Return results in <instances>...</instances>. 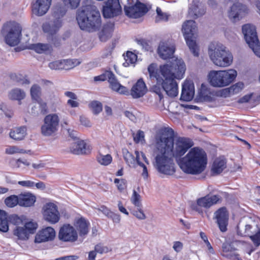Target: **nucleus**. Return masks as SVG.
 Segmentation results:
<instances>
[{
    "label": "nucleus",
    "instance_id": "a211bd4d",
    "mask_svg": "<svg viewBox=\"0 0 260 260\" xmlns=\"http://www.w3.org/2000/svg\"><path fill=\"white\" fill-rule=\"evenodd\" d=\"M55 231L52 227L48 226L43 228L36 234L35 242L40 243L52 241L55 238Z\"/></svg>",
    "mask_w": 260,
    "mask_h": 260
},
{
    "label": "nucleus",
    "instance_id": "423d86ee",
    "mask_svg": "<svg viewBox=\"0 0 260 260\" xmlns=\"http://www.w3.org/2000/svg\"><path fill=\"white\" fill-rule=\"evenodd\" d=\"M237 71L235 70L226 71H211L208 74V80L213 87H222L230 84L237 76Z\"/></svg>",
    "mask_w": 260,
    "mask_h": 260
},
{
    "label": "nucleus",
    "instance_id": "09e8293b",
    "mask_svg": "<svg viewBox=\"0 0 260 260\" xmlns=\"http://www.w3.org/2000/svg\"><path fill=\"white\" fill-rule=\"evenodd\" d=\"M243 84L242 83H238L232 86H231L229 89H224L223 91H225L226 92L229 93H238L243 88Z\"/></svg>",
    "mask_w": 260,
    "mask_h": 260
},
{
    "label": "nucleus",
    "instance_id": "cd10ccee",
    "mask_svg": "<svg viewBox=\"0 0 260 260\" xmlns=\"http://www.w3.org/2000/svg\"><path fill=\"white\" fill-rule=\"evenodd\" d=\"M62 24V19H54L53 21L43 24L42 28L45 32L49 35V36L55 35L61 27Z\"/></svg>",
    "mask_w": 260,
    "mask_h": 260
},
{
    "label": "nucleus",
    "instance_id": "e2e57ef3",
    "mask_svg": "<svg viewBox=\"0 0 260 260\" xmlns=\"http://www.w3.org/2000/svg\"><path fill=\"white\" fill-rule=\"evenodd\" d=\"M18 184L22 186L32 187L35 186V182L30 180L20 181Z\"/></svg>",
    "mask_w": 260,
    "mask_h": 260
},
{
    "label": "nucleus",
    "instance_id": "1a4fd4ad",
    "mask_svg": "<svg viewBox=\"0 0 260 260\" xmlns=\"http://www.w3.org/2000/svg\"><path fill=\"white\" fill-rule=\"evenodd\" d=\"M22 28L19 24L10 22L4 25L3 34L6 43L11 46L17 45L21 40Z\"/></svg>",
    "mask_w": 260,
    "mask_h": 260
},
{
    "label": "nucleus",
    "instance_id": "2f4dec72",
    "mask_svg": "<svg viewBox=\"0 0 260 260\" xmlns=\"http://www.w3.org/2000/svg\"><path fill=\"white\" fill-rule=\"evenodd\" d=\"M19 205L23 207L32 206L36 202V197L30 193H21L18 196Z\"/></svg>",
    "mask_w": 260,
    "mask_h": 260
},
{
    "label": "nucleus",
    "instance_id": "bb28decb",
    "mask_svg": "<svg viewBox=\"0 0 260 260\" xmlns=\"http://www.w3.org/2000/svg\"><path fill=\"white\" fill-rule=\"evenodd\" d=\"M175 50L173 45H169L166 43H160L158 48V54L160 58L163 59H167L173 56Z\"/></svg>",
    "mask_w": 260,
    "mask_h": 260
},
{
    "label": "nucleus",
    "instance_id": "0e129e2a",
    "mask_svg": "<svg viewBox=\"0 0 260 260\" xmlns=\"http://www.w3.org/2000/svg\"><path fill=\"white\" fill-rule=\"evenodd\" d=\"M173 248L177 252H179L181 251L183 248V244L180 241H176L174 242Z\"/></svg>",
    "mask_w": 260,
    "mask_h": 260
},
{
    "label": "nucleus",
    "instance_id": "2eb2a0df",
    "mask_svg": "<svg viewBox=\"0 0 260 260\" xmlns=\"http://www.w3.org/2000/svg\"><path fill=\"white\" fill-rule=\"evenodd\" d=\"M43 210L45 220L51 224H55L58 222L60 219V213L55 204L52 203H46L44 205Z\"/></svg>",
    "mask_w": 260,
    "mask_h": 260
},
{
    "label": "nucleus",
    "instance_id": "3c124183",
    "mask_svg": "<svg viewBox=\"0 0 260 260\" xmlns=\"http://www.w3.org/2000/svg\"><path fill=\"white\" fill-rule=\"evenodd\" d=\"M200 236H201V238L203 239V240L204 241V242L205 243L209 252L210 253L213 254L214 253V249H213L212 246H211V244L209 242V241L208 240V238H207V236L206 235V234L203 232H201Z\"/></svg>",
    "mask_w": 260,
    "mask_h": 260
},
{
    "label": "nucleus",
    "instance_id": "de8ad7c7",
    "mask_svg": "<svg viewBox=\"0 0 260 260\" xmlns=\"http://www.w3.org/2000/svg\"><path fill=\"white\" fill-rule=\"evenodd\" d=\"M141 196L135 190H133V193L131 198L132 203L137 207H142V204L140 202Z\"/></svg>",
    "mask_w": 260,
    "mask_h": 260
},
{
    "label": "nucleus",
    "instance_id": "412c9836",
    "mask_svg": "<svg viewBox=\"0 0 260 260\" xmlns=\"http://www.w3.org/2000/svg\"><path fill=\"white\" fill-rule=\"evenodd\" d=\"M107 75L110 87L113 90L125 95L129 94L128 89L119 83L115 75L111 71H107Z\"/></svg>",
    "mask_w": 260,
    "mask_h": 260
},
{
    "label": "nucleus",
    "instance_id": "5701e85b",
    "mask_svg": "<svg viewBox=\"0 0 260 260\" xmlns=\"http://www.w3.org/2000/svg\"><path fill=\"white\" fill-rule=\"evenodd\" d=\"M147 91V88L142 78L139 79L133 86L131 90V95L134 99L143 96Z\"/></svg>",
    "mask_w": 260,
    "mask_h": 260
},
{
    "label": "nucleus",
    "instance_id": "603ef678",
    "mask_svg": "<svg viewBox=\"0 0 260 260\" xmlns=\"http://www.w3.org/2000/svg\"><path fill=\"white\" fill-rule=\"evenodd\" d=\"M13 78L15 81L21 84H29L30 83L27 79L20 74L15 75Z\"/></svg>",
    "mask_w": 260,
    "mask_h": 260
},
{
    "label": "nucleus",
    "instance_id": "f03ea898",
    "mask_svg": "<svg viewBox=\"0 0 260 260\" xmlns=\"http://www.w3.org/2000/svg\"><path fill=\"white\" fill-rule=\"evenodd\" d=\"M156 142L158 149L162 148L177 160L193 145L190 139L184 137H179L174 142V132L169 127L160 129L156 136Z\"/></svg>",
    "mask_w": 260,
    "mask_h": 260
},
{
    "label": "nucleus",
    "instance_id": "4c0bfd02",
    "mask_svg": "<svg viewBox=\"0 0 260 260\" xmlns=\"http://www.w3.org/2000/svg\"><path fill=\"white\" fill-rule=\"evenodd\" d=\"M205 12V10L204 8L199 9L198 6L193 4L189 8L188 13L193 18H197L204 15Z\"/></svg>",
    "mask_w": 260,
    "mask_h": 260
},
{
    "label": "nucleus",
    "instance_id": "dca6fc26",
    "mask_svg": "<svg viewBox=\"0 0 260 260\" xmlns=\"http://www.w3.org/2000/svg\"><path fill=\"white\" fill-rule=\"evenodd\" d=\"M119 0H108L103 7V14L105 18H110L117 16L121 13Z\"/></svg>",
    "mask_w": 260,
    "mask_h": 260
},
{
    "label": "nucleus",
    "instance_id": "052dcab7",
    "mask_svg": "<svg viewBox=\"0 0 260 260\" xmlns=\"http://www.w3.org/2000/svg\"><path fill=\"white\" fill-rule=\"evenodd\" d=\"M48 40L49 42L53 44L56 47L59 46L60 44V39L56 35L49 36L48 38Z\"/></svg>",
    "mask_w": 260,
    "mask_h": 260
},
{
    "label": "nucleus",
    "instance_id": "20e7f679",
    "mask_svg": "<svg viewBox=\"0 0 260 260\" xmlns=\"http://www.w3.org/2000/svg\"><path fill=\"white\" fill-rule=\"evenodd\" d=\"M76 20L80 28L88 32L96 31L102 24L101 14L93 5H86L78 9Z\"/></svg>",
    "mask_w": 260,
    "mask_h": 260
},
{
    "label": "nucleus",
    "instance_id": "c9c22d12",
    "mask_svg": "<svg viewBox=\"0 0 260 260\" xmlns=\"http://www.w3.org/2000/svg\"><path fill=\"white\" fill-rule=\"evenodd\" d=\"M25 96V92L19 88L12 90L9 94V98L14 100L20 101L23 99Z\"/></svg>",
    "mask_w": 260,
    "mask_h": 260
},
{
    "label": "nucleus",
    "instance_id": "e433bc0d",
    "mask_svg": "<svg viewBox=\"0 0 260 260\" xmlns=\"http://www.w3.org/2000/svg\"><path fill=\"white\" fill-rule=\"evenodd\" d=\"M123 157L126 164L130 167L135 168L136 167V157L135 156L127 150L123 151Z\"/></svg>",
    "mask_w": 260,
    "mask_h": 260
},
{
    "label": "nucleus",
    "instance_id": "37998d69",
    "mask_svg": "<svg viewBox=\"0 0 260 260\" xmlns=\"http://www.w3.org/2000/svg\"><path fill=\"white\" fill-rule=\"evenodd\" d=\"M30 150H26L19 148L17 146H9L5 149V153L7 154H13L15 153H27Z\"/></svg>",
    "mask_w": 260,
    "mask_h": 260
},
{
    "label": "nucleus",
    "instance_id": "338daca9",
    "mask_svg": "<svg viewBox=\"0 0 260 260\" xmlns=\"http://www.w3.org/2000/svg\"><path fill=\"white\" fill-rule=\"evenodd\" d=\"M80 121L83 125L85 126H90V121L84 116L81 115L80 116Z\"/></svg>",
    "mask_w": 260,
    "mask_h": 260
},
{
    "label": "nucleus",
    "instance_id": "f8f14e48",
    "mask_svg": "<svg viewBox=\"0 0 260 260\" xmlns=\"http://www.w3.org/2000/svg\"><path fill=\"white\" fill-rule=\"evenodd\" d=\"M59 122V117L56 114L46 116L41 128L42 135L45 137L53 135L58 130Z\"/></svg>",
    "mask_w": 260,
    "mask_h": 260
},
{
    "label": "nucleus",
    "instance_id": "f704fd0d",
    "mask_svg": "<svg viewBox=\"0 0 260 260\" xmlns=\"http://www.w3.org/2000/svg\"><path fill=\"white\" fill-rule=\"evenodd\" d=\"M252 229V226L250 224L243 225L239 223L237 226V234L241 237H249L251 234H253V232L251 231Z\"/></svg>",
    "mask_w": 260,
    "mask_h": 260
},
{
    "label": "nucleus",
    "instance_id": "0eeeda50",
    "mask_svg": "<svg viewBox=\"0 0 260 260\" xmlns=\"http://www.w3.org/2000/svg\"><path fill=\"white\" fill-rule=\"evenodd\" d=\"M160 153L157 154L155 159V166L157 171L165 175H172L175 171V165L173 157L162 148H160Z\"/></svg>",
    "mask_w": 260,
    "mask_h": 260
},
{
    "label": "nucleus",
    "instance_id": "f3484780",
    "mask_svg": "<svg viewBox=\"0 0 260 260\" xmlns=\"http://www.w3.org/2000/svg\"><path fill=\"white\" fill-rule=\"evenodd\" d=\"M58 239L63 242H73L77 240L78 234L73 226L64 224L60 228Z\"/></svg>",
    "mask_w": 260,
    "mask_h": 260
},
{
    "label": "nucleus",
    "instance_id": "864d4df0",
    "mask_svg": "<svg viewBox=\"0 0 260 260\" xmlns=\"http://www.w3.org/2000/svg\"><path fill=\"white\" fill-rule=\"evenodd\" d=\"M249 237L256 246L260 245V229H258L255 234H251Z\"/></svg>",
    "mask_w": 260,
    "mask_h": 260
},
{
    "label": "nucleus",
    "instance_id": "49530a36",
    "mask_svg": "<svg viewBox=\"0 0 260 260\" xmlns=\"http://www.w3.org/2000/svg\"><path fill=\"white\" fill-rule=\"evenodd\" d=\"M89 106L94 114L97 115L102 111V104L100 102L92 101L90 103Z\"/></svg>",
    "mask_w": 260,
    "mask_h": 260
},
{
    "label": "nucleus",
    "instance_id": "6e6d98bb",
    "mask_svg": "<svg viewBox=\"0 0 260 260\" xmlns=\"http://www.w3.org/2000/svg\"><path fill=\"white\" fill-rule=\"evenodd\" d=\"M141 208H138L137 210H133L132 213L139 219L143 220L145 219L146 217Z\"/></svg>",
    "mask_w": 260,
    "mask_h": 260
},
{
    "label": "nucleus",
    "instance_id": "4468645a",
    "mask_svg": "<svg viewBox=\"0 0 260 260\" xmlns=\"http://www.w3.org/2000/svg\"><path fill=\"white\" fill-rule=\"evenodd\" d=\"M9 222L16 226L23 225L22 219L16 214L8 216L7 213L0 210V231L6 233L9 230Z\"/></svg>",
    "mask_w": 260,
    "mask_h": 260
},
{
    "label": "nucleus",
    "instance_id": "72a5a7b5",
    "mask_svg": "<svg viewBox=\"0 0 260 260\" xmlns=\"http://www.w3.org/2000/svg\"><path fill=\"white\" fill-rule=\"evenodd\" d=\"M226 167V162L220 158H216L212 165L211 171L214 174H219L221 173Z\"/></svg>",
    "mask_w": 260,
    "mask_h": 260
},
{
    "label": "nucleus",
    "instance_id": "473e14b6",
    "mask_svg": "<svg viewBox=\"0 0 260 260\" xmlns=\"http://www.w3.org/2000/svg\"><path fill=\"white\" fill-rule=\"evenodd\" d=\"M26 135V128L25 126L15 128L12 129L9 133L10 138L16 141L23 140Z\"/></svg>",
    "mask_w": 260,
    "mask_h": 260
},
{
    "label": "nucleus",
    "instance_id": "5fc2aeb1",
    "mask_svg": "<svg viewBox=\"0 0 260 260\" xmlns=\"http://www.w3.org/2000/svg\"><path fill=\"white\" fill-rule=\"evenodd\" d=\"M94 250L96 253L103 254L107 253L109 250L108 247L105 246L101 244H99L94 246Z\"/></svg>",
    "mask_w": 260,
    "mask_h": 260
},
{
    "label": "nucleus",
    "instance_id": "ddd939ff",
    "mask_svg": "<svg viewBox=\"0 0 260 260\" xmlns=\"http://www.w3.org/2000/svg\"><path fill=\"white\" fill-rule=\"evenodd\" d=\"M37 226L38 224L36 222L32 221L25 222L23 225L15 228L13 231V235L18 240H27L29 239L30 234L35 233Z\"/></svg>",
    "mask_w": 260,
    "mask_h": 260
},
{
    "label": "nucleus",
    "instance_id": "6ab92c4d",
    "mask_svg": "<svg viewBox=\"0 0 260 260\" xmlns=\"http://www.w3.org/2000/svg\"><path fill=\"white\" fill-rule=\"evenodd\" d=\"M214 215L220 231L222 232L226 231L229 215L226 208L225 207L219 208L214 213Z\"/></svg>",
    "mask_w": 260,
    "mask_h": 260
},
{
    "label": "nucleus",
    "instance_id": "aec40b11",
    "mask_svg": "<svg viewBox=\"0 0 260 260\" xmlns=\"http://www.w3.org/2000/svg\"><path fill=\"white\" fill-rule=\"evenodd\" d=\"M248 9L246 6L241 3H236L234 4L231 8L229 12V17L234 21L239 20L246 13Z\"/></svg>",
    "mask_w": 260,
    "mask_h": 260
},
{
    "label": "nucleus",
    "instance_id": "4d7b16f0",
    "mask_svg": "<svg viewBox=\"0 0 260 260\" xmlns=\"http://www.w3.org/2000/svg\"><path fill=\"white\" fill-rule=\"evenodd\" d=\"M63 65L64 67L67 68H63V70H68L74 68L76 65L74 61L72 59L62 60Z\"/></svg>",
    "mask_w": 260,
    "mask_h": 260
},
{
    "label": "nucleus",
    "instance_id": "9d476101",
    "mask_svg": "<svg viewBox=\"0 0 260 260\" xmlns=\"http://www.w3.org/2000/svg\"><path fill=\"white\" fill-rule=\"evenodd\" d=\"M242 33L249 47L257 56L260 57V44L255 26L250 24L243 25Z\"/></svg>",
    "mask_w": 260,
    "mask_h": 260
},
{
    "label": "nucleus",
    "instance_id": "7ed1b4c3",
    "mask_svg": "<svg viewBox=\"0 0 260 260\" xmlns=\"http://www.w3.org/2000/svg\"><path fill=\"white\" fill-rule=\"evenodd\" d=\"M178 163L182 171L186 174L198 175L206 169L207 154L203 149L193 147L185 156L180 158Z\"/></svg>",
    "mask_w": 260,
    "mask_h": 260
},
{
    "label": "nucleus",
    "instance_id": "58836bf2",
    "mask_svg": "<svg viewBox=\"0 0 260 260\" xmlns=\"http://www.w3.org/2000/svg\"><path fill=\"white\" fill-rule=\"evenodd\" d=\"M30 94L32 100L36 101V102L41 100V87L38 85H33L30 88Z\"/></svg>",
    "mask_w": 260,
    "mask_h": 260
},
{
    "label": "nucleus",
    "instance_id": "ea45409f",
    "mask_svg": "<svg viewBox=\"0 0 260 260\" xmlns=\"http://www.w3.org/2000/svg\"><path fill=\"white\" fill-rule=\"evenodd\" d=\"M5 204L10 208H13L17 205H19V197L16 195H11L5 200Z\"/></svg>",
    "mask_w": 260,
    "mask_h": 260
},
{
    "label": "nucleus",
    "instance_id": "a18cd8bd",
    "mask_svg": "<svg viewBox=\"0 0 260 260\" xmlns=\"http://www.w3.org/2000/svg\"><path fill=\"white\" fill-rule=\"evenodd\" d=\"M135 154L136 155L137 165H138L139 166H140L142 168H143V172L142 173V175L144 177V179H146L147 178V177H148V175L147 167H146V166L144 164L142 163L140 161L139 152L138 151H135Z\"/></svg>",
    "mask_w": 260,
    "mask_h": 260
},
{
    "label": "nucleus",
    "instance_id": "39448f33",
    "mask_svg": "<svg viewBox=\"0 0 260 260\" xmlns=\"http://www.w3.org/2000/svg\"><path fill=\"white\" fill-rule=\"evenodd\" d=\"M208 54L213 63L220 67L229 66L233 62L231 52L220 43H212L208 48Z\"/></svg>",
    "mask_w": 260,
    "mask_h": 260
},
{
    "label": "nucleus",
    "instance_id": "f257e3e1",
    "mask_svg": "<svg viewBox=\"0 0 260 260\" xmlns=\"http://www.w3.org/2000/svg\"><path fill=\"white\" fill-rule=\"evenodd\" d=\"M147 70L149 79L156 82V84L152 86V91L160 99L163 98L162 91L172 98L178 95V86L176 79L183 78L186 70L185 63L182 59H172L158 68L156 63H152Z\"/></svg>",
    "mask_w": 260,
    "mask_h": 260
},
{
    "label": "nucleus",
    "instance_id": "c756f323",
    "mask_svg": "<svg viewBox=\"0 0 260 260\" xmlns=\"http://www.w3.org/2000/svg\"><path fill=\"white\" fill-rule=\"evenodd\" d=\"M114 23L109 22L105 24L102 30L99 32V38L102 42H106L112 36V32L114 30Z\"/></svg>",
    "mask_w": 260,
    "mask_h": 260
},
{
    "label": "nucleus",
    "instance_id": "6e6552de",
    "mask_svg": "<svg viewBox=\"0 0 260 260\" xmlns=\"http://www.w3.org/2000/svg\"><path fill=\"white\" fill-rule=\"evenodd\" d=\"M197 30L196 22L194 20H187L182 25V31L186 44L194 56H199V48L196 42L193 39Z\"/></svg>",
    "mask_w": 260,
    "mask_h": 260
},
{
    "label": "nucleus",
    "instance_id": "9b49d317",
    "mask_svg": "<svg viewBox=\"0 0 260 260\" xmlns=\"http://www.w3.org/2000/svg\"><path fill=\"white\" fill-rule=\"evenodd\" d=\"M127 5L124 7L125 14L129 18H138L144 15L148 11L146 6L137 0H127Z\"/></svg>",
    "mask_w": 260,
    "mask_h": 260
},
{
    "label": "nucleus",
    "instance_id": "13d9d810",
    "mask_svg": "<svg viewBox=\"0 0 260 260\" xmlns=\"http://www.w3.org/2000/svg\"><path fill=\"white\" fill-rule=\"evenodd\" d=\"M37 102L39 104L41 113L43 114L47 113L48 112V108L46 103L43 102L42 99Z\"/></svg>",
    "mask_w": 260,
    "mask_h": 260
},
{
    "label": "nucleus",
    "instance_id": "c85d7f7f",
    "mask_svg": "<svg viewBox=\"0 0 260 260\" xmlns=\"http://www.w3.org/2000/svg\"><path fill=\"white\" fill-rule=\"evenodd\" d=\"M63 3H57L53 8L52 10V15L55 19H61L63 17L68 10V7L67 4H70L68 3H65L62 1Z\"/></svg>",
    "mask_w": 260,
    "mask_h": 260
},
{
    "label": "nucleus",
    "instance_id": "680f3d73",
    "mask_svg": "<svg viewBox=\"0 0 260 260\" xmlns=\"http://www.w3.org/2000/svg\"><path fill=\"white\" fill-rule=\"evenodd\" d=\"M65 3H68L70 4L71 9H75L77 8L81 0H62Z\"/></svg>",
    "mask_w": 260,
    "mask_h": 260
},
{
    "label": "nucleus",
    "instance_id": "a878e982",
    "mask_svg": "<svg viewBox=\"0 0 260 260\" xmlns=\"http://www.w3.org/2000/svg\"><path fill=\"white\" fill-rule=\"evenodd\" d=\"M194 85L191 81L186 80L182 85L180 100L191 101L194 95Z\"/></svg>",
    "mask_w": 260,
    "mask_h": 260
},
{
    "label": "nucleus",
    "instance_id": "8fccbe9b",
    "mask_svg": "<svg viewBox=\"0 0 260 260\" xmlns=\"http://www.w3.org/2000/svg\"><path fill=\"white\" fill-rule=\"evenodd\" d=\"M63 61L56 60L49 63V67L52 70H63L64 67L63 65Z\"/></svg>",
    "mask_w": 260,
    "mask_h": 260
},
{
    "label": "nucleus",
    "instance_id": "c03bdc74",
    "mask_svg": "<svg viewBox=\"0 0 260 260\" xmlns=\"http://www.w3.org/2000/svg\"><path fill=\"white\" fill-rule=\"evenodd\" d=\"M137 56L136 54L131 51H127L124 56L125 62L123 63L125 67L129 66L130 63H134L137 60Z\"/></svg>",
    "mask_w": 260,
    "mask_h": 260
},
{
    "label": "nucleus",
    "instance_id": "a19ab883",
    "mask_svg": "<svg viewBox=\"0 0 260 260\" xmlns=\"http://www.w3.org/2000/svg\"><path fill=\"white\" fill-rule=\"evenodd\" d=\"M50 47V46L48 44L38 43L32 44L31 48L38 53H43L46 51H48Z\"/></svg>",
    "mask_w": 260,
    "mask_h": 260
},
{
    "label": "nucleus",
    "instance_id": "79ce46f5",
    "mask_svg": "<svg viewBox=\"0 0 260 260\" xmlns=\"http://www.w3.org/2000/svg\"><path fill=\"white\" fill-rule=\"evenodd\" d=\"M99 163L103 166H108L111 164L112 157L110 154L103 155L99 154L96 157Z\"/></svg>",
    "mask_w": 260,
    "mask_h": 260
},
{
    "label": "nucleus",
    "instance_id": "774afa93",
    "mask_svg": "<svg viewBox=\"0 0 260 260\" xmlns=\"http://www.w3.org/2000/svg\"><path fill=\"white\" fill-rule=\"evenodd\" d=\"M79 258L77 255H68L56 258L55 260H76Z\"/></svg>",
    "mask_w": 260,
    "mask_h": 260
},
{
    "label": "nucleus",
    "instance_id": "4be33fe9",
    "mask_svg": "<svg viewBox=\"0 0 260 260\" xmlns=\"http://www.w3.org/2000/svg\"><path fill=\"white\" fill-rule=\"evenodd\" d=\"M51 0H37L32 6V13L37 16H43L48 11Z\"/></svg>",
    "mask_w": 260,
    "mask_h": 260
},
{
    "label": "nucleus",
    "instance_id": "b1692460",
    "mask_svg": "<svg viewBox=\"0 0 260 260\" xmlns=\"http://www.w3.org/2000/svg\"><path fill=\"white\" fill-rule=\"evenodd\" d=\"M219 200V198L218 196H207L199 199L197 200V204L192 205V208L197 211L198 210V206L208 208L214 204H216Z\"/></svg>",
    "mask_w": 260,
    "mask_h": 260
},
{
    "label": "nucleus",
    "instance_id": "7c9ffc66",
    "mask_svg": "<svg viewBox=\"0 0 260 260\" xmlns=\"http://www.w3.org/2000/svg\"><path fill=\"white\" fill-rule=\"evenodd\" d=\"M89 222L83 217H81L77 220L75 226L80 237H84L87 235L89 232Z\"/></svg>",
    "mask_w": 260,
    "mask_h": 260
},
{
    "label": "nucleus",
    "instance_id": "393cba45",
    "mask_svg": "<svg viewBox=\"0 0 260 260\" xmlns=\"http://www.w3.org/2000/svg\"><path fill=\"white\" fill-rule=\"evenodd\" d=\"M70 150L74 154H86L90 153V148L83 140H78L72 144Z\"/></svg>",
    "mask_w": 260,
    "mask_h": 260
},
{
    "label": "nucleus",
    "instance_id": "69168bd1",
    "mask_svg": "<svg viewBox=\"0 0 260 260\" xmlns=\"http://www.w3.org/2000/svg\"><path fill=\"white\" fill-rule=\"evenodd\" d=\"M108 218L112 219L113 222L115 223H119L120 221V215L113 212L112 211L111 212V214H110Z\"/></svg>",
    "mask_w": 260,
    "mask_h": 260
},
{
    "label": "nucleus",
    "instance_id": "bf43d9fd",
    "mask_svg": "<svg viewBox=\"0 0 260 260\" xmlns=\"http://www.w3.org/2000/svg\"><path fill=\"white\" fill-rule=\"evenodd\" d=\"M95 209L99 211L102 212L108 218L109 217L110 214H111L112 211L104 205H102L100 206V207Z\"/></svg>",
    "mask_w": 260,
    "mask_h": 260
}]
</instances>
